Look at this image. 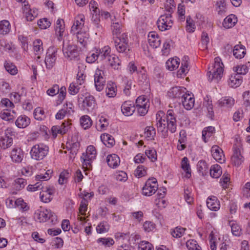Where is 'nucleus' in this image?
I'll use <instances>...</instances> for the list:
<instances>
[{
    "label": "nucleus",
    "instance_id": "b1692460",
    "mask_svg": "<svg viewBox=\"0 0 250 250\" xmlns=\"http://www.w3.org/2000/svg\"><path fill=\"white\" fill-rule=\"evenodd\" d=\"M89 35L85 32L79 31L77 33L78 42L81 45V47H85L88 44Z\"/></svg>",
    "mask_w": 250,
    "mask_h": 250
},
{
    "label": "nucleus",
    "instance_id": "c03bdc74",
    "mask_svg": "<svg viewBox=\"0 0 250 250\" xmlns=\"http://www.w3.org/2000/svg\"><path fill=\"white\" fill-rule=\"evenodd\" d=\"M26 180L24 178H17L15 180L14 183V188L16 190H20L23 188L26 185Z\"/></svg>",
    "mask_w": 250,
    "mask_h": 250
},
{
    "label": "nucleus",
    "instance_id": "72a5a7b5",
    "mask_svg": "<svg viewBox=\"0 0 250 250\" xmlns=\"http://www.w3.org/2000/svg\"><path fill=\"white\" fill-rule=\"evenodd\" d=\"M229 225L231 227V232L234 236L239 237L242 234V229L241 227L235 221H230Z\"/></svg>",
    "mask_w": 250,
    "mask_h": 250
},
{
    "label": "nucleus",
    "instance_id": "13d9d810",
    "mask_svg": "<svg viewBox=\"0 0 250 250\" xmlns=\"http://www.w3.org/2000/svg\"><path fill=\"white\" fill-rule=\"evenodd\" d=\"M81 159L83 161V167L86 170H89L92 168L91 162L94 159H88V157L85 156L84 154H83Z\"/></svg>",
    "mask_w": 250,
    "mask_h": 250
},
{
    "label": "nucleus",
    "instance_id": "f03ea898",
    "mask_svg": "<svg viewBox=\"0 0 250 250\" xmlns=\"http://www.w3.org/2000/svg\"><path fill=\"white\" fill-rule=\"evenodd\" d=\"M49 152V147L46 145L41 143L34 145L30 150L32 159L40 161L43 160Z\"/></svg>",
    "mask_w": 250,
    "mask_h": 250
},
{
    "label": "nucleus",
    "instance_id": "864d4df0",
    "mask_svg": "<svg viewBox=\"0 0 250 250\" xmlns=\"http://www.w3.org/2000/svg\"><path fill=\"white\" fill-rule=\"evenodd\" d=\"M4 67L6 70L11 75H15L17 73L18 70L16 66L10 62H6Z\"/></svg>",
    "mask_w": 250,
    "mask_h": 250
},
{
    "label": "nucleus",
    "instance_id": "393cba45",
    "mask_svg": "<svg viewBox=\"0 0 250 250\" xmlns=\"http://www.w3.org/2000/svg\"><path fill=\"white\" fill-rule=\"evenodd\" d=\"M106 162L110 167L115 168L119 165L120 159L117 155L112 154L107 156Z\"/></svg>",
    "mask_w": 250,
    "mask_h": 250
},
{
    "label": "nucleus",
    "instance_id": "473e14b6",
    "mask_svg": "<svg viewBox=\"0 0 250 250\" xmlns=\"http://www.w3.org/2000/svg\"><path fill=\"white\" fill-rule=\"evenodd\" d=\"M242 82V77L238 74H235L229 77L228 83L231 87H237L241 84Z\"/></svg>",
    "mask_w": 250,
    "mask_h": 250
},
{
    "label": "nucleus",
    "instance_id": "58836bf2",
    "mask_svg": "<svg viewBox=\"0 0 250 250\" xmlns=\"http://www.w3.org/2000/svg\"><path fill=\"white\" fill-rule=\"evenodd\" d=\"M180 64V60L178 58L168 60L166 62L167 68L170 70H173L178 67Z\"/></svg>",
    "mask_w": 250,
    "mask_h": 250
},
{
    "label": "nucleus",
    "instance_id": "052dcab7",
    "mask_svg": "<svg viewBox=\"0 0 250 250\" xmlns=\"http://www.w3.org/2000/svg\"><path fill=\"white\" fill-rule=\"evenodd\" d=\"M96 155V150L93 146H89L86 149L85 156L88 157V159H95Z\"/></svg>",
    "mask_w": 250,
    "mask_h": 250
},
{
    "label": "nucleus",
    "instance_id": "aec40b11",
    "mask_svg": "<svg viewBox=\"0 0 250 250\" xmlns=\"http://www.w3.org/2000/svg\"><path fill=\"white\" fill-rule=\"evenodd\" d=\"M187 92V91L185 92L184 96L181 99V102L183 106L187 110H190L194 106V98L193 97V95L191 96Z\"/></svg>",
    "mask_w": 250,
    "mask_h": 250
},
{
    "label": "nucleus",
    "instance_id": "c756f323",
    "mask_svg": "<svg viewBox=\"0 0 250 250\" xmlns=\"http://www.w3.org/2000/svg\"><path fill=\"white\" fill-rule=\"evenodd\" d=\"M233 54L237 59L243 58L246 54L245 46L241 44L235 45L233 50Z\"/></svg>",
    "mask_w": 250,
    "mask_h": 250
},
{
    "label": "nucleus",
    "instance_id": "7c9ffc66",
    "mask_svg": "<svg viewBox=\"0 0 250 250\" xmlns=\"http://www.w3.org/2000/svg\"><path fill=\"white\" fill-rule=\"evenodd\" d=\"M101 139L103 144L108 147H112L115 145L114 138L109 134L101 135Z\"/></svg>",
    "mask_w": 250,
    "mask_h": 250
},
{
    "label": "nucleus",
    "instance_id": "423d86ee",
    "mask_svg": "<svg viewBox=\"0 0 250 250\" xmlns=\"http://www.w3.org/2000/svg\"><path fill=\"white\" fill-rule=\"evenodd\" d=\"M78 97L79 104L82 102V108L83 110H92L95 107L96 102L93 96L88 94L83 98V95L80 94Z\"/></svg>",
    "mask_w": 250,
    "mask_h": 250
},
{
    "label": "nucleus",
    "instance_id": "5fc2aeb1",
    "mask_svg": "<svg viewBox=\"0 0 250 250\" xmlns=\"http://www.w3.org/2000/svg\"><path fill=\"white\" fill-rule=\"evenodd\" d=\"M70 177V174L68 170H64L62 171L59 177L58 182L60 184L62 185L67 181V179Z\"/></svg>",
    "mask_w": 250,
    "mask_h": 250
},
{
    "label": "nucleus",
    "instance_id": "39448f33",
    "mask_svg": "<svg viewBox=\"0 0 250 250\" xmlns=\"http://www.w3.org/2000/svg\"><path fill=\"white\" fill-rule=\"evenodd\" d=\"M173 21L171 13L161 15L157 21L158 29L161 31L169 30L173 25Z\"/></svg>",
    "mask_w": 250,
    "mask_h": 250
},
{
    "label": "nucleus",
    "instance_id": "ddd939ff",
    "mask_svg": "<svg viewBox=\"0 0 250 250\" xmlns=\"http://www.w3.org/2000/svg\"><path fill=\"white\" fill-rule=\"evenodd\" d=\"M52 174V170H47L44 173H41L40 174H37L35 176V180L37 182L34 185L37 187L38 189H44V188L42 187V181H47L49 180Z\"/></svg>",
    "mask_w": 250,
    "mask_h": 250
},
{
    "label": "nucleus",
    "instance_id": "20e7f679",
    "mask_svg": "<svg viewBox=\"0 0 250 250\" xmlns=\"http://www.w3.org/2000/svg\"><path fill=\"white\" fill-rule=\"evenodd\" d=\"M114 46L119 53H126L127 49L129 50L127 34L123 33L114 39Z\"/></svg>",
    "mask_w": 250,
    "mask_h": 250
},
{
    "label": "nucleus",
    "instance_id": "f8f14e48",
    "mask_svg": "<svg viewBox=\"0 0 250 250\" xmlns=\"http://www.w3.org/2000/svg\"><path fill=\"white\" fill-rule=\"evenodd\" d=\"M165 117L164 119L161 117L160 113L156 114V125L158 131L162 133L164 137L167 136V128Z\"/></svg>",
    "mask_w": 250,
    "mask_h": 250
},
{
    "label": "nucleus",
    "instance_id": "69168bd1",
    "mask_svg": "<svg viewBox=\"0 0 250 250\" xmlns=\"http://www.w3.org/2000/svg\"><path fill=\"white\" fill-rule=\"evenodd\" d=\"M98 6V3L95 0H92L90 1L89 7L92 15H97L100 13V10Z\"/></svg>",
    "mask_w": 250,
    "mask_h": 250
},
{
    "label": "nucleus",
    "instance_id": "c9c22d12",
    "mask_svg": "<svg viewBox=\"0 0 250 250\" xmlns=\"http://www.w3.org/2000/svg\"><path fill=\"white\" fill-rule=\"evenodd\" d=\"M11 29V24L7 20L0 21V34L5 35L8 34Z\"/></svg>",
    "mask_w": 250,
    "mask_h": 250
},
{
    "label": "nucleus",
    "instance_id": "a19ab883",
    "mask_svg": "<svg viewBox=\"0 0 250 250\" xmlns=\"http://www.w3.org/2000/svg\"><path fill=\"white\" fill-rule=\"evenodd\" d=\"M144 134L145 137L148 140H154L156 135L155 129L152 126H146L145 128Z\"/></svg>",
    "mask_w": 250,
    "mask_h": 250
},
{
    "label": "nucleus",
    "instance_id": "49530a36",
    "mask_svg": "<svg viewBox=\"0 0 250 250\" xmlns=\"http://www.w3.org/2000/svg\"><path fill=\"white\" fill-rule=\"evenodd\" d=\"M186 229L181 227H177L174 229H171L170 233L173 237L180 238L184 235Z\"/></svg>",
    "mask_w": 250,
    "mask_h": 250
},
{
    "label": "nucleus",
    "instance_id": "6e6552de",
    "mask_svg": "<svg viewBox=\"0 0 250 250\" xmlns=\"http://www.w3.org/2000/svg\"><path fill=\"white\" fill-rule=\"evenodd\" d=\"M62 52L65 58L70 60H78L79 59V52L75 45H68L63 46Z\"/></svg>",
    "mask_w": 250,
    "mask_h": 250
},
{
    "label": "nucleus",
    "instance_id": "7ed1b4c3",
    "mask_svg": "<svg viewBox=\"0 0 250 250\" xmlns=\"http://www.w3.org/2000/svg\"><path fill=\"white\" fill-rule=\"evenodd\" d=\"M34 218L40 223L45 222L47 220H50L52 224H55L57 222L56 215L46 209L37 210L34 213Z\"/></svg>",
    "mask_w": 250,
    "mask_h": 250
},
{
    "label": "nucleus",
    "instance_id": "f257e3e1",
    "mask_svg": "<svg viewBox=\"0 0 250 250\" xmlns=\"http://www.w3.org/2000/svg\"><path fill=\"white\" fill-rule=\"evenodd\" d=\"M223 67L224 65L221 59L219 57H216L214 59V63L208 68V71L207 75L208 81L218 82L223 74Z\"/></svg>",
    "mask_w": 250,
    "mask_h": 250
},
{
    "label": "nucleus",
    "instance_id": "5701e85b",
    "mask_svg": "<svg viewBox=\"0 0 250 250\" xmlns=\"http://www.w3.org/2000/svg\"><path fill=\"white\" fill-rule=\"evenodd\" d=\"M54 193V189L49 187H45L40 192V198L42 202L48 203L51 200V196Z\"/></svg>",
    "mask_w": 250,
    "mask_h": 250
},
{
    "label": "nucleus",
    "instance_id": "09e8293b",
    "mask_svg": "<svg viewBox=\"0 0 250 250\" xmlns=\"http://www.w3.org/2000/svg\"><path fill=\"white\" fill-rule=\"evenodd\" d=\"M34 116L35 119L39 121H42L45 118L44 111L40 107H37L34 110Z\"/></svg>",
    "mask_w": 250,
    "mask_h": 250
},
{
    "label": "nucleus",
    "instance_id": "bb28decb",
    "mask_svg": "<svg viewBox=\"0 0 250 250\" xmlns=\"http://www.w3.org/2000/svg\"><path fill=\"white\" fill-rule=\"evenodd\" d=\"M231 161L235 166H239L243 161V157L241 154L239 148H235L233 150V154L231 157Z\"/></svg>",
    "mask_w": 250,
    "mask_h": 250
},
{
    "label": "nucleus",
    "instance_id": "3c124183",
    "mask_svg": "<svg viewBox=\"0 0 250 250\" xmlns=\"http://www.w3.org/2000/svg\"><path fill=\"white\" fill-rule=\"evenodd\" d=\"M215 131V128L214 127L210 126L206 127L202 131V138L205 142H207L206 136L208 137H210Z\"/></svg>",
    "mask_w": 250,
    "mask_h": 250
},
{
    "label": "nucleus",
    "instance_id": "dca6fc26",
    "mask_svg": "<svg viewBox=\"0 0 250 250\" xmlns=\"http://www.w3.org/2000/svg\"><path fill=\"white\" fill-rule=\"evenodd\" d=\"M189 58L188 56H185L183 57L181 62V66L177 71V76L179 77H182L183 75H186L189 70Z\"/></svg>",
    "mask_w": 250,
    "mask_h": 250
},
{
    "label": "nucleus",
    "instance_id": "0eeeda50",
    "mask_svg": "<svg viewBox=\"0 0 250 250\" xmlns=\"http://www.w3.org/2000/svg\"><path fill=\"white\" fill-rule=\"evenodd\" d=\"M158 189L156 179L152 178L148 179L142 188L143 194L145 196H151L154 194Z\"/></svg>",
    "mask_w": 250,
    "mask_h": 250
},
{
    "label": "nucleus",
    "instance_id": "9d476101",
    "mask_svg": "<svg viewBox=\"0 0 250 250\" xmlns=\"http://www.w3.org/2000/svg\"><path fill=\"white\" fill-rule=\"evenodd\" d=\"M166 122L167 128L171 133H174L176 130L177 125L175 113L173 110L169 109L167 113Z\"/></svg>",
    "mask_w": 250,
    "mask_h": 250
},
{
    "label": "nucleus",
    "instance_id": "1a4fd4ad",
    "mask_svg": "<svg viewBox=\"0 0 250 250\" xmlns=\"http://www.w3.org/2000/svg\"><path fill=\"white\" fill-rule=\"evenodd\" d=\"M58 49L54 46L49 47L47 50L44 62L47 69H51L55 63Z\"/></svg>",
    "mask_w": 250,
    "mask_h": 250
},
{
    "label": "nucleus",
    "instance_id": "603ef678",
    "mask_svg": "<svg viewBox=\"0 0 250 250\" xmlns=\"http://www.w3.org/2000/svg\"><path fill=\"white\" fill-rule=\"evenodd\" d=\"M109 229V225L105 221L101 222L96 227L97 231L100 233L107 232Z\"/></svg>",
    "mask_w": 250,
    "mask_h": 250
},
{
    "label": "nucleus",
    "instance_id": "f704fd0d",
    "mask_svg": "<svg viewBox=\"0 0 250 250\" xmlns=\"http://www.w3.org/2000/svg\"><path fill=\"white\" fill-rule=\"evenodd\" d=\"M218 103L220 106L230 107L234 104L235 100L231 97H224L219 100Z\"/></svg>",
    "mask_w": 250,
    "mask_h": 250
},
{
    "label": "nucleus",
    "instance_id": "f3484780",
    "mask_svg": "<svg viewBox=\"0 0 250 250\" xmlns=\"http://www.w3.org/2000/svg\"><path fill=\"white\" fill-rule=\"evenodd\" d=\"M11 132L10 129L5 131V134L0 138V147L4 149L11 146L13 144V139L8 136Z\"/></svg>",
    "mask_w": 250,
    "mask_h": 250
},
{
    "label": "nucleus",
    "instance_id": "e433bc0d",
    "mask_svg": "<svg viewBox=\"0 0 250 250\" xmlns=\"http://www.w3.org/2000/svg\"><path fill=\"white\" fill-rule=\"evenodd\" d=\"M110 47L108 46H104L102 49L98 50L99 59L100 60H104L106 61L108 59L109 57L111 56L110 55Z\"/></svg>",
    "mask_w": 250,
    "mask_h": 250
},
{
    "label": "nucleus",
    "instance_id": "a211bd4d",
    "mask_svg": "<svg viewBox=\"0 0 250 250\" xmlns=\"http://www.w3.org/2000/svg\"><path fill=\"white\" fill-rule=\"evenodd\" d=\"M10 157L13 162L20 163L23 160L24 152L20 148H14L11 152Z\"/></svg>",
    "mask_w": 250,
    "mask_h": 250
},
{
    "label": "nucleus",
    "instance_id": "774afa93",
    "mask_svg": "<svg viewBox=\"0 0 250 250\" xmlns=\"http://www.w3.org/2000/svg\"><path fill=\"white\" fill-rule=\"evenodd\" d=\"M139 250H153L152 245L147 241H142L138 245Z\"/></svg>",
    "mask_w": 250,
    "mask_h": 250
},
{
    "label": "nucleus",
    "instance_id": "de8ad7c7",
    "mask_svg": "<svg viewBox=\"0 0 250 250\" xmlns=\"http://www.w3.org/2000/svg\"><path fill=\"white\" fill-rule=\"evenodd\" d=\"M148 106L149 107V104L148 100L145 98L144 96H141L137 98L136 100V107L142 106Z\"/></svg>",
    "mask_w": 250,
    "mask_h": 250
},
{
    "label": "nucleus",
    "instance_id": "c85d7f7f",
    "mask_svg": "<svg viewBox=\"0 0 250 250\" xmlns=\"http://www.w3.org/2000/svg\"><path fill=\"white\" fill-rule=\"evenodd\" d=\"M30 123V119L25 115L19 116L15 122L17 127L21 128H25Z\"/></svg>",
    "mask_w": 250,
    "mask_h": 250
},
{
    "label": "nucleus",
    "instance_id": "37998d69",
    "mask_svg": "<svg viewBox=\"0 0 250 250\" xmlns=\"http://www.w3.org/2000/svg\"><path fill=\"white\" fill-rule=\"evenodd\" d=\"M181 167L186 172L187 177L189 178L191 175V169L187 157H184L181 162Z\"/></svg>",
    "mask_w": 250,
    "mask_h": 250
},
{
    "label": "nucleus",
    "instance_id": "a18cd8bd",
    "mask_svg": "<svg viewBox=\"0 0 250 250\" xmlns=\"http://www.w3.org/2000/svg\"><path fill=\"white\" fill-rule=\"evenodd\" d=\"M115 87V84L113 83H109L107 84L106 93L108 97H114L116 96V92Z\"/></svg>",
    "mask_w": 250,
    "mask_h": 250
},
{
    "label": "nucleus",
    "instance_id": "4d7b16f0",
    "mask_svg": "<svg viewBox=\"0 0 250 250\" xmlns=\"http://www.w3.org/2000/svg\"><path fill=\"white\" fill-rule=\"evenodd\" d=\"M15 207L20 208L22 211H26L29 209V207L21 198H18L15 201Z\"/></svg>",
    "mask_w": 250,
    "mask_h": 250
},
{
    "label": "nucleus",
    "instance_id": "a878e982",
    "mask_svg": "<svg viewBox=\"0 0 250 250\" xmlns=\"http://www.w3.org/2000/svg\"><path fill=\"white\" fill-rule=\"evenodd\" d=\"M237 22V17L235 15L230 14L224 20L223 25L225 28L228 29L234 26Z\"/></svg>",
    "mask_w": 250,
    "mask_h": 250
},
{
    "label": "nucleus",
    "instance_id": "ea45409f",
    "mask_svg": "<svg viewBox=\"0 0 250 250\" xmlns=\"http://www.w3.org/2000/svg\"><path fill=\"white\" fill-rule=\"evenodd\" d=\"M209 171L210 176L214 178H219L222 173L221 167L218 164L212 165Z\"/></svg>",
    "mask_w": 250,
    "mask_h": 250
},
{
    "label": "nucleus",
    "instance_id": "bf43d9fd",
    "mask_svg": "<svg viewBox=\"0 0 250 250\" xmlns=\"http://www.w3.org/2000/svg\"><path fill=\"white\" fill-rule=\"evenodd\" d=\"M186 246L188 250H202L201 248L194 240H188L186 243Z\"/></svg>",
    "mask_w": 250,
    "mask_h": 250
},
{
    "label": "nucleus",
    "instance_id": "4468645a",
    "mask_svg": "<svg viewBox=\"0 0 250 250\" xmlns=\"http://www.w3.org/2000/svg\"><path fill=\"white\" fill-rule=\"evenodd\" d=\"M187 91L184 87L175 86L172 87L168 92L169 97L172 98L182 99Z\"/></svg>",
    "mask_w": 250,
    "mask_h": 250
},
{
    "label": "nucleus",
    "instance_id": "680f3d73",
    "mask_svg": "<svg viewBox=\"0 0 250 250\" xmlns=\"http://www.w3.org/2000/svg\"><path fill=\"white\" fill-rule=\"evenodd\" d=\"M165 7L168 13L172 14L175 9V4L173 0H167L165 3Z\"/></svg>",
    "mask_w": 250,
    "mask_h": 250
},
{
    "label": "nucleus",
    "instance_id": "338daca9",
    "mask_svg": "<svg viewBox=\"0 0 250 250\" xmlns=\"http://www.w3.org/2000/svg\"><path fill=\"white\" fill-rule=\"evenodd\" d=\"M146 168L143 165H139L135 170V175L136 176L142 177L146 174Z\"/></svg>",
    "mask_w": 250,
    "mask_h": 250
},
{
    "label": "nucleus",
    "instance_id": "cd10ccee",
    "mask_svg": "<svg viewBox=\"0 0 250 250\" xmlns=\"http://www.w3.org/2000/svg\"><path fill=\"white\" fill-rule=\"evenodd\" d=\"M34 51L36 55H37L36 61H38L40 58V55L43 53L42 41L40 39L36 40L33 42Z\"/></svg>",
    "mask_w": 250,
    "mask_h": 250
},
{
    "label": "nucleus",
    "instance_id": "4c0bfd02",
    "mask_svg": "<svg viewBox=\"0 0 250 250\" xmlns=\"http://www.w3.org/2000/svg\"><path fill=\"white\" fill-rule=\"evenodd\" d=\"M114 69H118L120 65L121 61L119 58L115 55L109 57L108 59L106 61Z\"/></svg>",
    "mask_w": 250,
    "mask_h": 250
},
{
    "label": "nucleus",
    "instance_id": "0e129e2a",
    "mask_svg": "<svg viewBox=\"0 0 250 250\" xmlns=\"http://www.w3.org/2000/svg\"><path fill=\"white\" fill-rule=\"evenodd\" d=\"M88 201L84 198H83L79 207V212L82 215L84 216L87 209Z\"/></svg>",
    "mask_w": 250,
    "mask_h": 250
},
{
    "label": "nucleus",
    "instance_id": "2f4dec72",
    "mask_svg": "<svg viewBox=\"0 0 250 250\" xmlns=\"http://www.w3.org/2000/svg\"><path fill=\"white\" fill-rule=\"evenodd\" d=\"M64 31V21L63 20L59 19L57 21L55 26L56 34L59 35V40L60 41L61 40Z\"/></svg>",
    "mask_w": 250,
    "mask_h": 250
},
{
    "label": "nucleus",
    "instance_id": "6e6d98bb",
    "mask_svg": "<svg viewBox=\"0 0 250 250\" xmlns=\"http://www.w3.org/2000/svg\"><path fill=\"white\" fill-rule=\"evenodd\" d=\"M197 167L198 171L201 173L202 175L205 174L208 169L206 162L203 160L198 162Z\"/></svg>",
    "mask_w": 250,
    "mask_h": 250
},
{
    "label": "nucleus",
    "instance_id": "8fccbe9b",
    "mask_svg": "<svg viewBox=\"0 0 250 250\" xmlns=\"http://www.w3.org/2000/svg\"><path fill=\"white\" fill-rule=\"evenodd\" d=\"M243 105L246 107V110L250 109V91H247L243 93Z\"/></svg>",
    "mask_w": 250,
    "mask_h": 250
},
{
    "label": "nucleus",
    "instance_id": "2eb2a0df",
    "mask_svg": "<svg viewBox=\"0 0 250 250\" xmlns=\"http://www.w3.org/2000/svg\"><path fill=\"white\" fill-rule=\"evenodd\" d=\"M211 152L213 158L217 162L222 164L224 161V154L222 149L218 146H213L211 148Z\"/></svg>",
    "mask_w": 250,
    "mask_h": 250
},
{
    "label": "nucleus",
    "instance_id": "412c9836",
    "mask_svg": "<svg viewBox=\"0 0 250 250\" xmlns=\"http://www.w3.org/2000/svg\"><path fill=\"white\" fill-rule=\"evenodd\" d=\"M148 42L153 48L158 47L161 44V40L155 32H150L148 35Z\"/></svg>",
    "mask_w": 250,
    "mask_h": 250
},
{
    "label": "nucleus",
    "instance_id": "9b49d317",
    "mask_svg": "<svg viewBox=\"0 0 250 250\" xmlns=\"http://www.w3.org/2000/svg\"><path fill=\"white\" fill-rule=\"evenodd\" d=\"M104 72L97 69L94 74V83L96 89L98 91H102L104 86L105 78L104 77Z\"/></svg>",
    "mask_w": 250,
    "mask_h": 250
},
{
    "label": "nucleus",
    "instance_id": "79ce46f5",
    "mask_svg": "<svg viewBox=\"0 0 250 250\" xmlns=\"http://www.w3.org/2000/svg\"><path fill=\"white\" fill-rule=\"evenodd\" d=\"M80 123L81 126L84 129H86L92 125V121L88 116L84 115L80 118Z\"/></svg>",
    "mask_w": 250,
    "mask_h": 250
},
{
    "label": "nucleus",
    "instance_id": "e2e57ef3",
    "mask_svg": "<svg viewBox=\"0 0 250 250\" xmlns=\"http://www.w3.org/2000/svg\"><path fill=\"white\" fill-rule=\"evenodd\" d=\"M138 74V81L141 84H146L148 83L149 80L147 78L146 74L145 71H139L137 72Z\"/></svg>",
    "mask_w": 250,
    "mask_h": 250
},
{
    "label": "nucleus",
    "instance_id": "6ab92c4d",
    "mask_svg": "<svg viewBox=\"0 0 250 250\" xmlns=\"http://www.w3.org/2000/svg\"><path fill=\"white\" fill-rule=\"evenodd\" d=\"M136 108L131 101H125L121 106V110L124 115L131 116L134 113Z\"/></svg>",
    "mask_w": 250,
    "mask_h": 250
},
{
    "label": "nucleus",
    "instance_id": "4be33fe9",
    "mask_svg": "<svg viewBox=\"0 0 250 250\" xmlns=\"http://www.w3.org/2000/svg\"><path fill=\"white\" fill-rule=\"evenodd\" d=\"M207 206L209 209L215 211L218 210L220 207L219 201L214 196L208 197L207 200Z\"/></svg>",
    "mask_w": 250,
    "mask_h": 250
}]
</instances>
